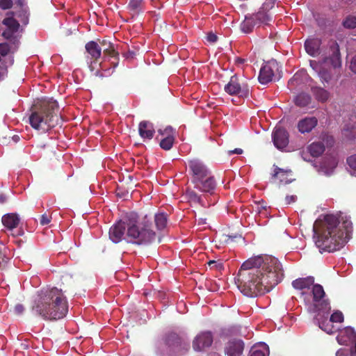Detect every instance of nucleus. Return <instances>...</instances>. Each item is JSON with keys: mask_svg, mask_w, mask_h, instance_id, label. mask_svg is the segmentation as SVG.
<instances>
[{"mask_svg": "<svg viewBox=\"0 0 356 356\" xmlns=\"http://www.w3.org/2000/svg\"><path fill=\"white\" fill-rule=\"evenodd\" d=\"M10 51V46L8 43L0 44V54L2 56H6Z\"/></svg>", "mask_w": 356, "mask_h": 356, "instance_id": "c03bdc74", "label": "nucleus"}, {"mask_svg": "<svg viewBox=\"0 0 356 356\" xmlns=\"http://www.w3.org/2000/svg\"><path fill=\"white\" fill-rule=\"evenodd\" d=\"M347 163L351 169V174L356 176V154L349 156Z\"/></svg>", "mask_w": 356, "mask_h": 356, "instance_id": "4c0bfd02", "label": "nucleus"}, {"mask_svg": "<svg viewBox=\"0 0 356 356\" xmlns=\"http://www.w3.org/2000/svg\"><path fill=\"white\" fill-rule=\"evenodd\" d=\"M242 153H243V149L241 148H236L234 150H232L229 152V154H241Z\"/></svg>", "mask_w": 356, "mask_h": 356, "instance_id": "5fc2aeb1", "label": "nucleus"}, {"mask_svg": "<svg viewBox=\"0 0 356 356\" xmlns=\"http://www.w3.org/2000/svg\"><path fill=\"white\" fill-rule=\"evenodd\" d=\"M336 356H356V351L355 347L350 348H340L336 353Z\"/></svg>", "mask_w": 356, "mask_h": 356, "instance_id": "e433bc0d", "label": "nucleus"}, {"mask_svg": "<svg viewBox=\"0 0 356 356\" xmlns=\"http://www.w3.org/2000/svg\"><path fill=\"white\" fill-rule=\"evenodd\" d=\"M292 286L298 290L312 288V301L308 302V309L311 312L320 310L330 309V302L325 299V292L323 287L319 284H314V277L298 278L292 282Z\"/></svg>", "mask_w": 356, "mask_h": 356, "instance_id": "0eeeda50", "label": "nucleus"}, {"mask_svg": "<svg viewBox=\"0 0 356 356\" xmlns=\"http://www.w3.org/2000/svg\"><path fill=\"white\" fill-rule=\"evenodd\" d=\"M118 65V63H113V67H115Z\"/></svg>", "mask_w": 356, "mask_h": 356, "instance_id": "0e129e2a", "label": "nucleus"}, {"mask_svg": "<svg viewBox=\"0 0 356 356\" xmlns=\"http://www.w3.org/2000/svg\"><path fill=\"white\" fill-rule=\"evenodd\" d=\"M198 223L199 224H201V225H204L206 224V219L205 218H200L198 220Z\"/></svg>", "mask_w": 356, "mask_h": 356, "instance_id": "13d9d810", "label": "nucleus"}, {"mask_svg": "<svg viewBox=\"0 0 356 356\" xmlns=\"http://www.w3.org/2000/svg\"><path fill=\"white\" fill-rule=\"evenodd\" d=\"M291 170H284L277 166H275L274 172L272 175V179H277L280 183L289 184L292 181L291 178H289V176L291 175Z\"/></svg>", "mask_w": 356, "mask_h": 356, "instance_id": "bb28decb", "label": "nucleus"}, {"mask_svg": "<svg viewBox=\"0 0 356 356\" xmlns=\"http://www.w3.org/2000/svg\"><path fill=\"white\" fill-rule=\"evenodd\" d=\"M310 66L312 67L313 70H314L316 72H318V63L316 60H310Z\"/></svg>", "mask_w": 356, "mask_h": 356, "instance_id": "864d4df0", "label": "nucleus"}, {"mask_svg": "<svg viewBox=\"0 0 356 356\" xmlns=\"http://www.w3.org/2000/svg\"><path fill=\"white\" fill-rule=\"evenodd\" d=\"M350 68L353 72L356 74V56L352 58Z\"/></svg>", "mask_w": 356, "mask_h": 356, "instance_id": "603ef678", "label": "nucleus"}, {"mask_svg": "<svg viewBox=\"0 0 356 356\" xmlns=\"http://www.w3.org/2000/svg\"><path fill=\"white\" fill-rule=\"evenodd\" d=\"M327 143H333L334 142V140H333V138L332 137H330V136H327Z\"/></svg>", "mask_w": 356, "mask_h": 356, "instance_id": "052dcab7", "label": "nucleus"}, {"mask_svg": "<svg viewBox=\"0 0 356 356\" xmlns=\"http://www.w3.org/2000/svg\"><path fill=\"white\" fill-rule=\"evenodd\" d=\"M339 341L346 345L353 344V347H355L356 351V332L353 328L347 327L343 330L339 336Z\"/></svg>", "mask_w": 356, "mask_h": 356, "instance_id": "aec40b11", "label": "nucleus"}, {"mask_svg": "<svg viewBox=\"0 0 356 356\" xmlns=\"http://www.w3.org/2000/svg\"><path fill=\"white\" fill-rule=\"evenodd\" d=\"M343 26L346 29L356 28V17L353 15H348L343 22Z\"/></svg>", "mask_w": 356, "mask_h": 356, "instance_id": "c9c22d12", "label": "nucleus"}, {"mask_svg": "<svg viewBox=\"0 0 356 356\" xmlns=\"http://www.w3.org/2000/svg\"><path fill=\"white\" fill-rule=\"evenodd\" d=\"M152 226L151 218H149L147 216H145L139 223L129 220L124 239L127 243L134 245H148L154 242L157 238Z\"/></svg>", "mask_w": 356, "mask_h": 356, "instance_id": "39448f33", "label": "nucleus"}, {"mask_svg": "<svg viewBox=\"0 0 356 356\" xmlns=\"http://www.w3.org/2000/svg\"><path fill=\"white\" fill-rule=\"evenodd\" d=\"M31 311L44 320H58L67 314L68 304L62 289L54 287L38 293Z\"/></svg>", "mask_w": 356, "mask_h": 356, "instance_id": "7ed1b4c3", "label": "nucleus"}, {"mask_svg": "<svg viewBox=\"0 0 356 356\" xmlns=\"http://www.w3.org/2000/svg\"><path fill=\"white\" fill-rule=\"evenodd\" d=\"M17 3H18L19 5L22 6L23 0H17Z\"/></svg>", "mask_w": 356, "mask_h": 356, "instance_id": "e2e57ef3", "label": "nucleus"}, {"mask_svg": "<svg viewBox=\"0 0 356 356\" xmlns=\"http://www.w3.org/2000/svg\"><path fill=\"white\" fill-rule=\"evenodd\" d=\"M213 342V336L211 332H203L199 334L193 341V349L196 351L202 350L209 347Z\"/></svg>", "mask_w": 356, "mask_h": 356, "instance_id": "2eb2a0df", "label": "nucleus"}, {"mask_svg": "<svg viewBox=\"0 0 356 356\" xmlns=\"http://www.w3.org/2000/svg\"><path fill=\"white\" fill-rule=\"evenodd\" d=\"M125 231H127V222L119 221L109 229V238L115 243H118L124 238Z\"/></svg>", "mask_w": 356, "mask_h": 356, "instance_id": "4468645a", "label": "nucleus"}, {"mask_svg": "<svg viewBox=\"0 0 356 356\" xmlns=\"http://www.w3.org/2000/svg\"><path fill=\"white\" fill-rule=\"evenodd\" d=\"M343 321V314L339 312H334L330 317V322L333 323H341Z\"/></svg>", "mask_w": 356, "mask_h": 356, "instance_id": "ea45409f", "label": "nucleus"}, {"mask_svg": "<svg viewBox=\"0 0 356 356\" xmlns=\"http://www.w3.org/2000/svg\"><path fill=\"white\" fill-rule=\"evenodd\" d=\"M207 38L209 42H215L217 41L218 37L216 34L211 32V33H208Z\"/></svg>", "mask_w": 356, "mask_h": 356, "instance_id": "09e8293b", "label": "nucleus"}, {"mask_svg": "<svg viewBox=\"0 0 356 356\" xmlns=\"http://www.w3.org/2000/svg\"><path fill=\"white\" fill-rule=\"evenodd\" d=\"M158 132L161 136L160 147L164 150H170L175 142V131L171 127H167L164 129H159Z\"/></svg>", "mask_w": 356, "mask_h": 356, "instance_id": "ddd939ff", "label": "nucleus"}, {"mask_svg": "<svg viewBox=\"0 0 356 356\" xmlns=\"http://www.w3.org/2000/svg\"><path fill=\"white\" fill-rule=\"evenodd\" d=\"M208 265L209 266H210L211 268H221L222 267V264H218L216 261L214 260H211L208 262Z\"/></svg>", "mask_w": 356, "mask_h": 356, "instance_id": "3c124183", "label": "nucleus"}, {"mask_svg": "<svg viewBox=\"0 0 356 356\" xmlns=\"http://www.w3.org/2000/svg\"><path fill=\"white\" fill-rule=\"evenodd\" d=\"M308 152L313 157L320 156L325 150V145L323 141H316L311 143L307 147Z\"/></svg>", "mask_w": 356, "mask_h": 356, "instance_id": "cd10ccee", "label": "nucleus"}, {"mask_svg": "<svg viewBox=\"0 0 356 356\" xmlns=\"http://www.w3.org/2000/svg\"><path fill=\"white\" fill-rule=\"evenodd\" d=\"M192 184L193 188H188L186 191L188 202L203 207H209L210 203L207 197L214 195L217 188V181L212 172Z\"/></svg>", "mask_w": 356, "mask_h": 356, "instance_id": "423d86ee", "label": "nucleus"}, {"mask_svg": "<svg viewBox=\"0 0 356 356\" xmlns=\"http://www.w3.org/2000/svg\"><path fill=\"white\" fill-rule=\"evenodd\" d=\"M276 0H266L260 10L254 15L256 20L265 23L270 19L268 11L274 7Z\"/></svg>", "mask_w": 356, "mask_h": 356, "instance_id": "412c9836", "label": "nucleus"}, {"mask_svg": "<svg viewBox=\"0 0 356 356\" xmlns=\"http://www.w3.org/2000/svg\"><path fill=\"white\" fill-rule=\"evenodd\" d=\"M280 74V66L278 63L272 59L266 62L261 68L259 74V81L261 84H267L273 81L276 74Z\"/></svg>", "mask_w": 356, "mask_h": 356, "instance_id": "9d476101", "label": "nucleus"}, {"mask_svg": "<svg viewBox=\"0 0 356 356\" xmlns=\"http://www.w3.org/2000/svg\"><path fill=\"white\" fill-rule=\"evenodd\" d=\"M318 120L316 117H307L300 120L297 125L298 131L302 134L309 133L316 127Z\"/></svg>", "mask_w": 356, "mask_h": 356, "instance_id": "4be33fe9", "label": "nucleus"}, {"mask_svg": "<svg viewBox=\"0 0 356 356\" xmlns=\"http://www.w3.org/2000/svg\"><path fill=\"white\" fill-rule=\"evenodd\" d=\"M129 54L131 55V57H133V55H134L133 52H129Z\"/></svg>", "mask_w": 356, "mask_h": 356, "instance_id": "69168bd1", "label": "nucleus"}, {"mask_svg": "<svg viewBox=\"0 0 356 356\" xmlns=\"http://www.w3.org/2000/svg\"><path fill=\"white\" fill-rule=\"evenodd\" d=\"M58 104L51 99L43 102L40 108L33 111L29 116L31 127L37 130L46 132L58 124Z\"/></svg>", "mask_w": 356, "mask_h": 356, "instance_id": "20e7f679", "label": "nucleus"}, {"mask_svg": "<svg viewBox=\"0 0 356 356\" xmlns=\"http://www.w3.org/2000/svg\"><path fill=\"white\" fill-rule=\"evenodd\" d=\"M51 220V215L44 213L40 217V224L41 225H48Z\"/></svg>", "mask_w": 356, "mask_h": 356, "instance_id": "a19ab883", "label": "nucleus"}, {"mask_svg": "<svg viewBox=\"0 0 356 356\" xmlns=\"http://www.w3.org/2000/svg\"><path fill=\"white\" fill-rule=\"evenodd\" d=\"M13 4L12 0H0V8L3 10L11 8Z\"/></svg>", "mask_w": 356, "mask_h": 356, "instance_id": "37998d69", "label": "nucleus"}, {"mask_svg": "<svg viewBox=\"0 0 356 356\" xmlns=\"http://www.w3.org/2000/svg\"><path fill=\"white\" fill-rule=\"evenodd\" d=\"M188 171L191 175V183H193L211 173L208 167L198 159L188 161Z\"/></svg>", "mask_w": 356, "mask_h": 356, "instance_id": "f8f14e48", "label": "nucleus"}, {"mask_svg": "<svg viewBox=\"0 0 356 356\" xmlns=\"http://www.w3.org/2000/svg\"><path fill=\"white\" fill-rule=\"evenodd\" d=\"M86 60L91 71L95 70L94 65L97 64L102 56V47L98 41H89L85 45Z\"/></svg>", "mask_w": 356, "mask_h": 356, "instance_id": "9b49d317", "label": "nucleus"}, {"mask_svg": "<svg viewBox=\"0 0 356 356\" xmlns=\"http://www.w3.org/2000/svg\"><path fill=\"white\" fill-rule=\"evenodd\" d=\"M330 311V309L329 310L324 309L315 312L318 313L316 320L319 324V327L328 334L332 333V327L330 325V322H327Z\"/></svg>", "mask_w": 356, "mask_h": 356, "instance_id": "5701e85b", "label": "nucleus"}, {"mask_svg": "<svg viewBox=\"0 0 356 356\" xmlns=\"http://www.w3.org/2000/svg\"><path fill=\"white\" fill-rule=\"evenodd\" d=\"M314 230L316 235L315 243L320 251L332 252L340 250L351 238L353 223L346 215L338 218L327 214L316 220Z\"/></svg>", "mask_w": 356, "mask_h": 356, "instance_id": "f03ea898", "label": "nucleus"}, {"mask_svg": "<svg viewBox=\"0 0 356 356\" xmlns=\"http://www.w3.org/2000/svg\"><path fill=\"white\" fill-rule=\"evenodd\" d=\"M322 63L329 64L334 68L341 66V56L339 45L336 40H330L322 49Z\"/></svg>", "mask_w": 356, "mask_h": 356, "instance_id": "6e6552de", "label": "nucleus"}, {"mask_svg": "<svg viewBox=\"0 0 356 356\" xmlns=\"http://www.w3.org/2000/svg\"><path fill=\"white\" fill-rule=\"evenodd\" d=\"M13 140L15 143L18 142V141H19V136H17V135H15V136H13Z\"/></svg>", "mask_w": 356, "mask_h": 356, "instance_id": "bf43d9fd", "label": "nucleus"}, {"mask_svg": "<svg viewBox=\"0 0 356 356\" xmlns=\"http://www.w3.org/2000/svg\"><path fill=\"white\" fill-rule=\"evenodd\" d=\"M6 201V197L3 194H0V204H3Z\"/></svg>", "mask_w": 356, "mask_h": 356, "instance_id": "4d7b16f0", "label": "nucleus"}, {"mask_svg": "<svg viewBox=\"0 0 356 356\" xmlns=\"http://www.w3.org/2000/svg\"><path fill=\"white\" fill-rule=\"evenodd\" d=\"M297 197L296 195H287L285 197V204H290L291 203H293L296 201Z\"/></svg>", "mask_w": 356, "mask_h": 356, "instance_id": "de8ad7c7", "label": "nucleus"}, {"mask_svg": "<svg viewBox=\"0 0 356 356\" xmlns=\"http://www.w3.org/2000/svg\"><path fill=\"white\" fill-rule=\"evenodd\" d=\"M138 134L144 140L152 139L155 134L153 124L149 121H141L138 124Z\"/></svg>", "mask_w": 356, "mask_h": 356, "instance_id": "6ab92c4d", "label": "nucleus"}, {"mask_svg": "<svg viewBox=\"0 0 356 356\" xmlns=\"http://www.w3.org/2000/svg\"><path fill=\"white\" fill-rule=\"evenodd\" d=\"M250 356H268V350L264 349L261 350L254 346L250 351Z\"/></svg>", "mask_w": 356, "mask_h": 356, "instance_id": "58836bf2", "label": "nucleus"}, {"mask_svg": "<svg viewBox=\"0 0 356 356\" xmlns=\"http://www.w3.org/2000/svg\"><path fill=\"white\" fill-rule=\"evenodd\" d=\"M145 0H129L127 8L133 15L138 14L143 9Z\"/></svg>", "mask_w": 356, "mask_h": 356, "instance_id": "c756f323", "label": "nucleus"}, {"mask_svg": "<svg viewBox=\"0 0 356 356\" xmlns=\"http://www.w3.org/2000/svg\"><path fill=\"white\" fill-rule=\"evenodd\" d=\"M312 92L315 98L321 102H325L330 97V93L327 90L321 88L314 87L312 88Z\"/></svg>", "mask_w": 356, "mask_h": 356, "instance_id": "c85d7f7f", "label": "nucleus"}, {"mask_svg": "<svg viewBox=\"0 0 356 356\" xmlns=\"http://www.w3.org/2000/svg\"><path fill=\"white\" fill-rule=\"evenodd\" d=\"M330 311V309L329 310L324 309L315 312L318 313L316 320L319 324V327L328 334L332 333V327L330 325V322H327Z\"/></svg>", "mask_w": 356, "mask_h": 356, "instance_id": "b1692460", "label": "nucleus"}, {"mask_svg": "<svg viewBox=\"0 0 356 356\" xmlns=\"http://www.w3.org/2000/svg\"><path fill=\"white\" fill-rule=\"evenodd\" d=\"M154 222L158 229H163L166 227L168 222L167 214L165 213L155 214Z\"/></svg>", "mask_w": 356, "mask_h": 356, "instance_id": "2f4dec72", "label": "nucleus"}, {"mask_svg": "<svg viewBox=\"0 0 356 356\" xmlns=\"http://www.w3.org/2000/svg\"><path fill=\"white\" fill-rule=\"evenodd\" d=\"M97 41L102 47V52H103L104 56H108L115 58H118L119 54L115 50L113 43L105 38L102 40L98 39Z\"/></svg>", "mask_w": 356, "mask_h": 356, "instance_id": "393cba45", "label": "nucleus"}, {"mask_svg": "<svg viewBox=\"0 0 356 356\" xmlns=\"http://www.w3.org/2000/svg\"><path fill=\"white\" fill-rule=\"evenodd\" d=\"M284 277L277 259L257 256L244 261L238 270L236 283L242 293L254 297L270 291Z\"/></svg>", "mask_w": 356, "mask_h": 356, "instance_id": "f257e3e1", "label": "nucleus"}, {"mask_svg": "<svg viewBox=\"0 0 356 356\" xmlns=\"http://www.w3.org/2000/svg\"><path fill=\"white\" fill-rule=\"evenodd\" d=\"M3 24L6 26L8 29L17 32L19 29V23L13 17H6L3 19Z\"/></svg>", "mask_w": 356, "mask_h": 356, "instance_id": "473e14b6", "label": "nucleus"}, {"mask_svg": "<svg viewBox=\"0 0 356 356\" xmlns=\"http://www.w3.org/2000/svg\"><path fill=\"white\" fill-rule=\"evenodd\" d=\"M225 91L230 95H238L247 97L250 93L248 85L241 81L236 75L231 76L229 82L225 86Z\"/></svg>", "mask_w": 356, "mask_h": 356, "instance_id": "1a4fd4ad", "label": "nucleus"}, {"mask_svg": "<svg viewBox=\"0 0 356 356\" xmlns=\"http://www.w3.org/2000/svg\"><path fill=\"white\" fill-rule=\"evenodd\" d=\"M8 261L9 258L5 254L0 252V269H4Z\"/></svg>", "mask_w": 356, "mask_h": 356, "instance_id": "79ce46f5", "label": "nucleus"}, {"mask_svg": "<svg viewBox=\"0 0 356 356\" xmlns=\"http://www.w3.org/2000/svg\"><path fill=\"white\" fill-rule=\"evenodd\" d=\"M320 79L323 83H329L332 79L330 72L326 69L322 68L318 72Z\"/></svg>", "mask_w": 356, "mask_h": 356, "instance_id": "72a5a7b5", "label": "nucleus"}, {"mask_svg": "<svg viewBox=\"0 0 356 356\" xmlns=\"http://www.w3.org/2000/svg\"><path fill=\"white\" fill-rule=\"evenodd\" d=\"M299 79V74L296 73L294 76L289 81L288 85L289 86H292L295 84V82L297 83Z\"/></svg>", "mask_w": 356, "mask_h": 356, "instance_id": "8fccbe9b", "label": "nucleus"}, {"mask_svg": "<svg viewBox=\"0 0 356 356\" xmlns=\"http://www.w3.org/2000/svg\"><path fill=\"white\" fill-rule=\"evenodd\" d=\"M15 33L16 32L7 29L2 33V36L6 40H10L13 37Z\"/></svg>", "mask_w": 356, "mask_h": 356, "instance_id": "49530a36", "label": "nucleus"}, {"mask_svg": "<svg viewBox=\"0 0 356 356\" xmlns=\"http://www.w3.org/2000/svg\"><path fill=\"white\" fill-rule=\"evenodd\" d=\"M254 26L252 19L245 18L241 24V30L245 33H249L252 31Z\"/></svg>", "mask_w": 356, "mask_h": 356, "instance_id": "f704fd0d", "label": "nucleus"}, {"mask_svg": "<svg viewBox=\"0 0 356 356\" xmlns=\"http://www.w3.org/2000/svg\"><path fill=\"white\" fill-rule=\"evenodd\" d=\"M273 141L277 149H282L285 148L289 142V133L283 128H276L273 133Z\"/></svg>", "mask_w": 356, "mask_h": 356, "instance_id": "dca6fc26", "label": "nucleus"}, {"mask_svg": "<svg viewBox=\"0 0 356 356\" xmlns=\"http://www.w3.org/2000/svg\"><path fill=\"white\" fill-rule=\"evenodd\" d=\"M20 219L19 216L15 213H6L2 216L1 222L5 227L7 229L12 230L16 228L19 223Z\"/></svg>", "mask_w": 356, "mask_h": 356, "instance_id": "a878e982", "label": "nucleus"}, {"mask_svg": "<svg viewBox=\"0 0 356 356\" xmlns=\"http://www.w3.org/2000/svg\"><path fill=\"white\" fill-rule=\"evenodd\" d=\"M244 343L241 339L229 340L225 347V353L227 356H241L243 352Z\"/></svg>", "mask_w": 356, "mask_h": 356, "instance_id": "a211bd4d", "label": "nucleus"}, {"mask_svg": "<svg viewBox=\"0 0 356 356\" xmlns=\"http://www.w3.org/2000/svg\"><path fill=\"white\" fill-rule=\"evenodd\" d=\"M227 238L225 239V242L229 243V241H233V239L238 237L237 236H225Z\"/></svg>", "mask_w": 356, "mask_h": 356, "instance_id": "6e6d98bb", "label": "nucleus"}, {"mask_svg": "<svg viewBox=\"0 0 356 356\" xmlns=\"http://www.w3.org/2000/svg\"><path fill=\"white\" fill-rule=\"evenodd\" d=\"M25 307L22 304H17L14 307V312L16 315H21L24 313Z\"/></svg>", "mask_w": 356, "mask_h": 356, "instance_id": "a18cd8bd", "label": "nucleus"}, {"mask_svg": "<svg viewBox=\"0 0 356 356\" xmlns=\"http://www.w3.org/2000/svg\"><path fill=\"white\" fill-rule=\"evenodd\" d=\"M236 62L238 63H243L245 62V59H243V58H237Z\"/></svg>", "mask_w": 356, "mask_h": 356, "instance_id": "680f3d73", "label": "nucleus"}, {"mask_svg": "<svg viewBox=\"0 0 356 356\" xmlns=\"http://www.w3.org/2000/svg\"><path fill=\"white\" fill-rule=\"evenodd\" d=\"M311 102V96L305 92H302L298 95L295 99V103L297 106L305 107L308 106Z\"/></svg>", "mask_w": 356, "mask_h": 356, "instance_id": "7c9ffc66", "label": "nucleus"}, {"mask_svg": "<svg viewBox=\"0 0 356 356\" xmlns=\"http://www.w3.org/2000/svg\"><path fill=\"white\" fill-rule=\"evenodd\" d=\"M321 39L316 37H310L305 42V49L306 52L312 57H316L321 54L322 50L321 46Z\"/></svg>", "mask_w": 356, "mask_h": 356, "instance_id": "f3484780", "label": "nucleus"}]
</instances>
